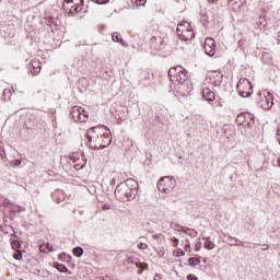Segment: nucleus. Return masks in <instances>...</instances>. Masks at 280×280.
<instances>
[{"label":"nucleus","mask_w":280,"mask_h":280,"mask_svg":"<svg viewBox=\"0 0 280 280\" xmlns=\"http://www.w3.org/2000/svg\"><path fill=\"white\" fill-rule=\"evenodd\" d=\"M104 130L108 131V128L101 126L89 129L85 145L92 148V150H104V148H108L113 138H110V133L104 132Z\"/></svg>","instance_id":"obj_1"},{"label":"nucleus","mask_w":280,"mask_h":280,"mask_svg":"<svg viewBox=\"0 0 280 280\" xmlns=\"http://www.w3.org/2000/svg\"><path fill=\"white\" fill-rule=\"evenodd\" d=\"M137 194H139V184L132 178L118 184L115 189V196L120 202L135 200V198H137Z\"/></svg>","instance_id":"obj_2"},{"label":"nucleus","mask_w":280,"mask_h":280,"mask_svg":"<svg viewBox=\"0 0 280 280\" xmlns=\"http://www.w3.org/2000/svg\"><path fill=\"white\" fill-rule=\"evenodd\" d=\"M168 78L173 84H185L189 78V74L185 68L177 66L170 68Z\"/></svg>","instance_id":"obj_3"},{"label":"nucleus","mask_w":280,"mask_h":280,"mask_svg":"<svg viewBox=\"0 0 280 280\" xmlns=\"http://www.w3.org/2000/svg\"><path fill=\"white\" fill-rule=\"evenodd\" d=\"M175 185L176 182L170 176L161 177L156 184L159 191H162V194H170Z\"/></svg>","instance_id":"obj_4"},{"label":"nucleus","mask_w":280,"mask_h":280,"mask_svg":"<svg viewBox=\"0 0 280 280\" xmlns=\"http://www.w3.org/2000/svg\"><path fill=\"white\" fill-rule=\"evenodd\" d=\"M71 117L74 121L84 124V122L89 121V112L84 110L83 107L73 106L71 109Z\"/></svg>","instance_id":"obj_5"},{"label":"nucleus","mask_w":280,"mask_h":280,"mask_svg":"<svg viewBox=\"0 0 280 280\" xmlns=\"http://www.w3.org/2000/svg\"><path fill=\"white\" fill-rule=\"evenodd\" d=\"M246 117L249 119V121H247V132L249 137H257V135H259V125L255 121V113L246 112Z\"/></svg>","instance_id":"obj_6"},{"label":"nucleus","mask_w":280,"mask_h":280,"mask_svg":"<svg viewBox=\"0 0 280 280\" xmlns=\"http://www.w3.org/2000/svg\"><path fill=\"white\" fill-rule=\"evenodd\" d=\"M258 95H264V98L261 100V108H264L265 110H270V108H272V106L275 105V96L272 95V93H270L267 90H264L262 92H259Z\"/></svg>","instance_id":"obj_7"},{"label":"nucleus","mask_w":280,"mask_h":280,"mask_svg":"<svg viewBox=\"0 0 280 280\" xmlns=\"http://www.w3.org/2000/svg\"><path fill=\"white\" fill-rule=\"evenodd\" d=\"M205 50L207 56H215V40L213 38H207L205 43Z\"/></svg>","instance_id":"obj_8"},{"label":"nucleus","mask_w":280,"mask_h":280,"mask_svg":"<svg viewBox=\"0 0 280 280\" xmlns=\"http://www.w3.org/2000/svg\"><path fill=\"white\" fill-rule=\"evenodd\" d=\"M177 36L180 38V40H191L196 34L194 33V28H188V31L177 33Z\"/></svg>","instance_id":"obj_9"},{"label":"nucleus","mask_w":280,"mask_h":280,"mask_svg":"<svg viewBox=\"0 0 280 280\" xmlns=\"http://www.w3.org/2000/svg\"><path fill=\"white\" fill-rule=\"evenodd\" d=\"M66 198H67V196L65 195V191H62V190H55L52 192V200H55V202H57V205H60V202H65Z\"/></svg>","instance_id":"obj_10"},{"label":"nucleus","mask_w":280,"mask_h":280,"mask_svg":"<svg viewBox=\"0 0 280 280\" xmlns=\"http://www.w3.org/2000/svg\"><path fill=\"white\" fill-rule=\"evenodd\" d=\"M202 96L206 102H213L215 100V92L211 91L209 88H206L202 91Z\"/></svg>","instance_id":"obj_11"},{"label":"nucleus","mask_w":280,"mask_h":280,"mask_svg":"<svg viewBox=\"0 0 280 280\" xmlns=\"http://www.w3.org/2000/svg\"><path fill=\"white\" fill-rule=\"evenodd\" d=\"M236 124L237 126H240L241 131L244 132L243 130H245L246 126H244V124H246V113L242 112L236 116Z\"/></svg>","instance_id":"obj_12"},{"label":"nucleus","mask_w":280,"mask_h":280,"mask_svg":"<svg viewBox=\"0 0 280 280\" xmlns=\"http://www.w3.org/2000/svg\"><path fill=\"white\" fill-rule=\"evenodd\" d=\"M236 90L241 97H245L244 94L246 93V78L240 79L236 85Z\"/></svg>","instance_id":"obj_13"},{"label":"nucleus","mask_w":280,"mask_h":280,"mask_svg":"<svg viewBox=\"0 0 280 280\" xmlns=\"http://www.w3.org/2000/svg\"><path fill=\"white\" fill-rule=\"evenodd\" d=\"M31 73L32 75H38V73H40V61H38V59H34L33 61H31Z\"/></svg>","instance_id":"obj_14"},{"label":"nucleus","mask_w":280,"mask_h":280,"mask_svg":"<svg viewBox=\"0 0 280 280\" xmlns=\"http://www.w3.org/2000/svg\"><path fill=\"white\" fill-rule=\"evenodd\" d=\"M256 25L258 30H266L268 26V20L266 19V15H259L256 18Z\"/></svg>","instance_id":"obj_15"},{"label":"nucleus","mask_w":280,"mask_h":280,"mask_svg":"<svg viewBox=\"0 0 280 280\" xmlns=\"http://www.w3.org/2000/svg\"><path fill=\"white\" fill-rule=\"evenodd\" d=\"M73 12H81L82 8H84V0H71Z\"/></svg>","instance_id":"obj_16"},{"label":"nucleus","mask_w":280,"mask_h":280,"mask_svg":"<svg viewBox=\"0 0 280 280\" xmlns=\"http://www.w3.org/2000/svg\"><path fill=\"white\" fill-rule=\"evenodd\" d=\"M74 163V170H82L84 165H86V160L84 159V155L80 158H73Z\"/></svg>","instance_id":"obj_17"},{"label":"nucleus","mask_w":280,"mask_h":280,"mask_svg":"<svg viewBox=\"0 0 280 280\" xmlns=\"http://www.w3.org/2000/svg\"><path fill=\"white\" fill-rule=\"evenodd\" d=\"M191 24L189 22L185 21L177 25V34H183L184 32H187L188 30H191Z\"/></svg>","instance_id":"obj_18"},{"label":"nucleus","mask_w":280,"mask_h":280,"mask_svg":"<svg viewBox=\"0 0 280 280\" xmlns=\"http://www.w3.org/2000/svg\"><path fill=\"white\" fill-rule=\"evenodd\" d=\"M261 61L264 65H272V54L271 52H262Z\"/></svg>","instance_id":"obj_19"},{"label":"nucleus","mask_w":280,"mask_h":280,"mask_svg":"<svg viewBox=\"0 0 280 280\" xmlns=\"http://www.w3.org/2000/svg\"><path fill=\"white\" fill-rule=\"evenodd\" d=\"M112 38L114 43H120L122 47H128V44L121 38V35L119 33H113Z\"/></svg>","instance_id":"obj_20"},{"label":"nucleus","mask_w":280,"mask_h":280,"mask_svg":"<svg viewBox=\"0 0 280 280\" xmlns=\"http://www.w3.org/2000/svg\"><path fill=\"white\" fill-rule=\"evenodd\" d=\"M183 233L185 235H189V237H198V231L189 228H182Z\"/></svg>","instance_id":"obj_21"},{"label":"nucleus","mask_w":280,"mask_h":280,"mask_svg":"<svg viewBox=\"0 0 280 280\" xmlns=\"http://www.w3.org/2000/svg\"><path fill=\"white\" fill-rule=\"evenodd\" d=\"M54 268L59 272H69V268L60 262H54Z\"/></svg>","instance_id":"obj_22"},{"label":"nucleus","mask_w":280,"mask_h":280,"mask_svg":"<svg viewBox=\"0 0 280 280\" xmlns=\"http://www.w3.org/2000/svg\"><path fill=\"white\" fill-rule=\"evenodd\" d=\"M11 247L13 250H21V241L11 240Z\"/></svg>","instance_id":"obj_23"},{"label":"nucleus","mask_w":280,"mask_h":280,"mask_svg":"<svg viewBox=\"0 0 280 280\" xmlns=\"http://www.w3.org/2000/svg\"><path fill=\"white\" fill-rule=\"evenodd\" d=\"M72 253L75 257H82L84 249L82 247H74Z\"/></svg>","instance_id":"obj_24"},{"label":"nucleus","mask_w":280,"mask_h":280,"mask_svg":"<svg viewBox=\"0 0 280 280\" xmlns=\"http://www.w3.org/2000/svg\"><path fill=\"white\" fill-rule=\"evenodd\" d=\"M203 248H206L207 250H213V248H215V243L211 241H206Z\"/></svg>","instance_id":"obj_25"},{"label":"nucleus","mask_w":280,"mask_h":280,"mask_svg":"<svg viewBox=\"0 0 280 280\" xmlns=\"http://www.w3.org/2000/svg\"><path fill=\"white\" fill-rule=\"evenodd\" d=\"M189 266H200V258H189Z\"/></svg>","instance_id":"obj_26"},{"label":"nucleus","mask_w":280,"mask_h":280,"mask_svg":"<svg viewBox=\"0 0 280 280\" xmlns=\"http://www.w3.org/2000/svg\"><path fill=\"white\" fill-rule=\"evenodd\" d=\"M136 267L139 268V270H148V264L141 262L139 260L136 262Z\"/></svg>","instance_id":"obj_27"},{"label":"nucleus","mask_w":280,"mask_h":280,"mask_svg":"<svg viewBox=\"0 0 280 280\" xmlns=\"http://www.w3.org/2000/svg\"><path fill=\"white\" fill-rule=\"evenodd\" d=\"M13 257L18 261H21V259H23V252H21V249L16 250V253L13 255Z\"/></svg>","instance_id":"obj_28"},{"label":"nucleus","mask_w":280,"mask_h":280,"mask_svg":"<svg viewBox=\"0 0 280 280\" xmlns=\"http://www.w3.org/2000/svg\"><path fill=\"white\" fill-rule=\"evenodd\" d=\"M131 2L135 3L137 8H139V5H145L148 0H131Z\"/></svg>","instance_id":"obj_29"},{"label":"nucleus","mask_w":280,"mask_h":280,"mask_svg":"<svg viewBox=\"0 0 280 280\" xmlns=\"http://www.w3.org/2000/svg\"><path fill=\"white\" fill-rule=\"evenodd\" d=\"M127 261H128V264H136L137 265V261H139V258H137L135 256H130V257H128Z\"/></svg>","instance_id":"obj_30"},{"label":"nucleus","mask_w":280,"mask_h":280,"mask_svg":"<svg viewBox=\"0 0 280 280\" xmlns=\"http://www.w3.org/2000/svg\"><path fill=\"white\" fill-rule=\"evenodd\" d=\"M244 49H246L244 43L238 42V48H236V54H240V51H244Z\"/></svg>","instance_id":"obj_31"},{"label":"nucleus","mask_w":280,"mask_h":280,"mask_svg":"<svg viewBox=\"0 0 280 280\" xmlns=\"http://www.w3.org/2000/svg\"><path fill=\"white\" fill-rule=\"evenodd\" d=\"M175 257H185V250L177 248Z\"/></svg>","instance_id":"obj_32"},{"label":"nucleus","mask_w":280,"mask_h":280,"mask_svg":"<svg viewBox=\"0 0 280 280\" xmlns=\"http://www.w3.org/2000/svg\"><path fill=\"white\" fill-rule=\"evenodd\" d=\"M171 242H173L174 248H176L179 244V241L176 236L171 237Z\"/></svg>","instance_id":"obj_33"},{"label":"nucleus","mask_w":280,"mask_h":280,"mask_svg":"<svg viewBox=\"0 0 280 280\" xmlns=\"http://www.w3.org/2000/svg\"><path fill=\"white\" fill-rule=\"evenodd\" d=\"M94 3H97L98 5H105V3H108L110 0H92Z\"/></svg>","instance_id":"obj_34"},{"label":"nucleus","mask_w":280,"mask_h":280,"mask_svg":"<svg viewBox=\"0 0 280 280\" xmlns=\"http://www.w3.org/2000/svg\"><path fill=\"white\" fill-rule=\"evenodd\" d=\"M138 248H140V250H148V244L140 243V244H138Z\"/></svg>","instance_id":"obj_35"},{"label":"nucleus","mask_w":280,"mask_h":280,"mask_svg":"<svg viewBox=\"0 0 280 280\" xmlns=\"http://www.w3.org/2000/svg\"><path fill=\"white\" fill-rule=\"evenodd\" d=\"M102 209H103V211H108V210H110V205L105 203V205H103Z\"/></svg>","instance_id":"obj_36"},{"label":"nucleus","mask_w":280,"mask_h":280,"mask_svg":"<svg viewBox=\"0 0 280 280\" xmlns=\"http://www.w3.org/2000/svg\"><path fill=\"white\" fill-rule=\"evenodd\" d=\"M186 242H187V244L185 245V250L189 252V250H191V245L189 244L188 240Z\"/></svg>","instance_id":"obj_37"},{"label":"nucleus","mask_w":280,"mask_h":280,"mask_svg":"<svg viewBox=\"0 0 280 280\" xmlns=\"http://www.w3.org/2000/svg\"><path fill=\"white\" fill-rule=\"evenodd\" d=\"M187 280H198V277L190 273V275L187 276Z\"/></svg>","instance_id":"obj_38"},{"label":"nucleus","mask_w":280,"mask_h":280,"mask_svg":"<svg viewBox=\"0 0 280 280\" xmlns=\"http://www.w3.org/2000/svg\"><path fill=\"white\" fill-rule=\"evenodd\" d=\"M200 248H202V243H197L196 245H195V250H200Z\"/></svg>","instance_id":"obj_39"},{"label":"nucleus","mask_w":280,"mask_h":280,"mask_svg":"<svg viewBox=\"0 0 280 280\" xmlns=\"http://www.w3.org/2000/svg\"><path fill=\"white\" fill-rule=\"evenodd\" d=\"M46 248L49 250V253H54V245H49V244H47L46 245Z\"/></svg>","instance_id":"obj_40"},{"label":"nucleus","mask_w":280,"mask_h":280,"mask_svg":"<svg viewBox=\"0 0 280 280\" xmlns=\"http://www.w3.org/2000/svg\"><path fill=\"white\" fill-rule=\"evenodd\" d=\"M109 185L112 187H115L117 185V179L113 178L110 182H109Z\"/></svg>","instance_id":"obj_41"},{"label":"nucleus","mask_w":280,"mask_h":280,"mask_svg":"<svg viewBox=\"0 0 280 280\" xmlns=\"http://www.w3.org/2000/svg\"><path fill=\"white\" fill-rule=\"evenodd\" d=\"M158 255H160V257H164L165 256V249H161Z\"/></svg>","instance_id":"obj_42"},{"label":"nucleus","mask_w":280,"mask_h":280,"mask_svg":"<svg viewBox=\"0 0 280 280\" xmlns=\"http://www.w3.org/2000/svg\"><path fill=\"white\" fill-rule=\"evenodd\" d=\"M269 246L268 245H262V250H268Z\"/></svg>","instance_id":"obj_43"},{"label":"nucleus","mask_w":280,"mask_h":280,"mask_svg":"<svg viewBox=\"0 0 280 280\" xmlns=\"http://www.w3.org/2000/svg\"><path fill=\"white\" fill-rule=\"evenodd\" d=\"M14 165H21V160H15Z\"/></svg>","instance_id":"obj_44"},{"label":"nucleus","mask_w":280,"mask_h":280,"mask_svg":"<svg viewBox=\"0 0 280 280\" xmlns=\"http://www.w3.org/2000/svg\"><path fill=\"white\" fill-rule=\"evenodd\" d=\"M137 275H143V269H139V270L137 271Z\"/></svg>","instance_id":"obj_45"},{"label":"nucleus","mask_w":280,"mask_h":280,"mask_svg":"<svg viewBox=\"0 0 280 280\" xmlns=\"http://www.w3.org/2000/svg\"><path fill=\"white\" fill-rule=\"evenodd\" d=\"M253 95V92H247L246 97H250Z\"/></svg>","instance_id":"obj_46"},{"label":"nucleus","mask_w":280,"mask_h":280,"mask_svg":"<svg viewBox=\"0 0 280 280\" xmlns=\"http://www.w3.org/2000/svg\"><path fill=\"white\" fill-rule=\"evenodd\" d=\"M247 82H248L249 88L253 89V83L250 81H248V79H247Z\"/></svg>","instance_id":"obj_47"},{"label":"nucleus","mask_w":280,"mask_h":280,"mask_svg":"<svg viewBox=\"0 0 280 280\" xmlns=\"http://www.w3.org/2000/svg\"><path fill=\"white\" fill-rule=\"evenodd\" d=\"M242 244V241H236L235 246H240Z\"/></svg>","instance_id":"obj_48"},{"label":"nucleus","mask_w":280,"mask_h":280,"mask_svg":"<svg viewBox=\"0 0 280 280\" xmlns=\"http://www.w3.org/2000/svg\"><path fill=\"white\" fill-rule=\"evenodd\" d=\"M210 3H217L218 0H208Z\"/></svg>","instance_id":"obj_49"},{"label":"nucleus","mask_w":280,"mask_h":280,"mask_svg":"<svg viewBox=\"0 0 280 280\" xmlns=\"http://www.w3.org/2000/svg\"><path fill=\"white\" fill-rule=\"evenodd\" d=\"M278 42L280 43V31L278 32Z\"/></svg>","instance_id":"obj_50"},{"label":"nucleus","mask_w":280,"mask_h":280,"mask_svg":"<svg viewBox=\"0 0 280 280\" xmlns=\"http://www.w3.org/2000/svg\"><path fill=\"white\" fill-rule=\"evenodd\" d=\"M277 164L280 167V158L278 159Z\"/></svg>","instance_id":"obj_51"},{"label":"nucleus","mask_w":280,"mask_h":280,"mask_svg":"<svg viewBox=\"0 0 280 280\" xmlns=\"http://www.w3.org/2000/svg\"><path fill=\"white\" fill-rule=\"evenodd\" d=\"M66 1V3H70L72 0H65Z\"/></svg>","instance_id":"obj_52"},{"label":"nucleus","mask_w":280,"mask_h":280,"mask_svg":"<svg viewBox=\"0 0 280 280\" xmlns=\"http://www.w3.org/2000/svg\"><path fill=\"white\" fill-rule=\"evenodd\" d=\"M279 144H280V139L278 140Z\"/></svg>","instance_id":"obj_53"}]
</instances>
